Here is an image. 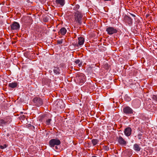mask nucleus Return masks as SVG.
Here are the masks:
<instances>
[{
	"mask_svg": "<svg viewBox=\"0 0 157 157\" xmlns=\"http://www.w3.org/2000/svg\"><path fill=\"white\" fill-rule=\"evenodd\" d=\"M75 81L80 85H82L86 81V77L82 73H79L75 77Z\"/></svg>",
	"mask_w": 157,
	"mask_h": 157,
	"instance_id": "obj_1",
	"label": "nucleus"
},
{
	"mask_svg": "<svg viewBox=\"0 0 157 157\" xmlns=\"http://www.w3.org/2000/svg\"><path fill=\"white\" fill-rule=\"evenodd\" d=\"M83 16L82 11H77L74 13V20L79 25L82 24V20Z\"/></svg>",
	"mask_w": 157,
	"mask_h": 157,
	"instance_id": "obj_2",
	"label": "nucleus"
},
{
	"mask_svg": "<svg viewBox=\"0 0 157 157\" xmlns=\"http://www.w3.org/2000/svg\"><path fill=\"white\" fill-rule=\"evenodd\" d=\"M33 105L38 107L41 106L43 103V100L40 97H35L32 100Z\"/></svg>",
	"mask_w": 157,
	"mask_h": 157,
	"instance_id": "obj_3",
	"label": "nucleus"
},
{
	"mask_svg": "<svg viewBox=\"0 0 157 157\" xmlns=\"http://www.w3.org/2000/svg\"><path fill=\"white\" fill-rule=\"evenodd\" d=\"M32 18L29 16L24 17L21 18L22 23L25 25H30L32 23Z\"/></svg>",
	"mask_w": 157,
	"mask_h": 157,
	"instance_id": "obj_4",
	"label": "nucleus"
},
{
	"mask_svg": "<svg viewBox=\"0 0 157 157\" xmlns=\"http://www.w3.org/2000/svg\"><path fill=\"white\" fill-rule=\"evenodd\" d=\"M61 143L60 140L57 139H52L49 141V145L52 147H54L56 145H59Z\"/></svg>",
	"mask_w": 157,
	"mask_h": 157,
	"instance_id": "obj_5",
	"label": "nucleus"
},
{
	"mask_svg": "<svg viewBox=\"0 0 157 157\" xmlns=\"http://www.w3.org/2000/svg\"><path fill=\"white\" fill-rule=\"evenodd\" d=\"M11 30L12 31H18L19 30L20 28V25L17 22L14 21L10 25Z\"/></svg>",
	"mask_w": 157,
	"mask_h": 157,
	"instance_id": "obj_6",
	"label": "nucleus"
},
{
	"mask_svg": "<svg viewBox=\"0 0 157 157\" xmlns=\"http://www.w3.org/2000/svg\"><path fill=\"white\" fill-rule=\"evenodd\" d=\"M117 139L119 144L121 145L125 146L127 144V141L123 139L121 136H117Z\"/></svg>",
	"mask_w": 157,
	"mask_h": 157,
	"instance_id": "obj_7",
	"label": "nucleus"
},
{
	"mask_svg": "<svg viewBox=\"0 0 157 157\" xmlns=\"http://www.w3.org/2000/svg\"><path fill=\"white\" fill-rule=\"evenodd\" d=\"M106 31L109 35H112L117 33V30L112 27H109L106 28Z\"/></svg>",
	"mask_w": 157,
	"mask_h": 157,
	"instance_id": "obj_8",
	"label": "nucleus"
},
{
	"mask_svg": "<svg viewBox=\"0 0 157 157\" xmlns=\"http://www.w3.org/2000/svg\"><path fill=\"white\" fill-rule=\"evenodd\" d=\"M124 20L126 23L131 26L132 23V19L131 17L125 15L124 17Z\"/></svg>",
	"mask_w": 157,
	"mask_h": 157,
	"instance_id": "obj_9",
	"label": "nucleus"
},
{
	"mask_svg": "<svg viewBox=\"0 0 157 157\" xmlns=\"http://www.w3.org/2000/svg\"><path fill=\"white\" fill-rule=\"evenodd\" d=\"M124 113L126 114H130L133 113V110L129 106H126L123 108Z\"/></svg>",
	"mask_w": 157,
	"mask_h": 157,
	"instance_id": "obj_10",
	"label": "nucleus"
},
{
	"mask_svg": "<svg viewBox=\"0 0 157 157\" xmlns=\"http://www.w3.org/2000/svg\"><path fill=\"white\" fill-rule=\"evenodd\" d=\"M132 129L130 127H127L125 128L124 130V134L127 136H130L132 133Z\"/></svg>",
	"mask_w": 157,
	"mask_h": 157,
	"instance_id": "obj_11",
	"label": "nucleus"
},
{
	"mask_svg": "<svg viewBox=\"0 0 157 157\" xmlns=\"http://www.w3.org/2000/svg\"><path fill=\"white\" fill-rule=\"evenodd\" d=\"M78 44H75V46L79 47L80 45H82L84 42V38L81 36H80L78 38Z\"/></svg>",
	"mask_w": 157,
	"mask_h": 157,
	"instance_id": "obj_12",
	"label": "nucleus"
},
{
	"mask_svg": "<svg viewBox=\"0 0 157 157\" xmlns=\"http://www.w3.org/2000/svg\"><path fill=\"white\" fill-rule=\"evenodd\" d=\"M132 103L134 106L137 108L140 106L141 104V101L139 99H136L133 101Z\"/></svg>",
	"mask_w": 157,
	"mask_h": 157,
	"instance_id": "obj_13",
	"label": "nucleus"
},
{
	"mask_svg": "<svg viewBox=\"0 0 157 157\" xmlns=\"http://www.w3.org/2000/svg\"><path fill=\"white\" fill-rule=\"evenodd\" d=\"M56 2L59 7L63 6L65 4V0H56Z\"/></svg>",
	"mask_w": 157,
	"mask_h": 157,
	"instance_id": "obj_14",
	"label": "nucleus"
},
{
	"mask_svg": "<svg viewBox=\"0 0 157 157\" xmlns=\"http://www.w3.org/2000/svg\"><path fill=\"white\" fill-rule=\"evenodd\" d=\"M133 148L136 152L140 151L141 148L140 146V144H135L133 145Z\"/></svg>",
	"mask_w": 157,
	"mask_h": 157,
	"instance_id": "obj_15",
	"label": "nucleus"
},
{
	"mask_svg": "<svg viewBox=\"0 0 157 157\" xmlns=\"http://www.w3.org/2000/svg\"><path fill=\"white\" fill-rule=\"evenodd\" d=\"M60 69L57 65L56 67H54L53 71L54 73L56 75H59L60 74Z\"/></svg>",
	"mask_w": 157,
	"mask_h": 157,
	"instance_id": "obj_16",
	"label": "nucleus"
},
{
	"mask_svg": "<svg viewBox=\"0 0 157 157\" xmlns=\"http://www.w3.org/2000/svg\"><path fill=\"white\" fill-rule=\"evenodd\" d=\"M17 86V82H15L10 83L8 84V86L12 88H16Z\"/></svg>",
	"mask_w": 157,
	"mask_h": 157,
	"instance_id": "obj_17",
	"label": "nucleus"
},
{
	"mask_svg": "<svg viewBox=\"0 0 157 157\" xmlns=\"http://www.w3.org/2000/svg\"><path fill=\"white\" fill-rule=\"evenodd\" d=\"M67 32V30L64 27L62 28L60 30L59 33H60L61 35H65Z\"/></svg>",
	"mask_w": 157,
	"mask_h": 157,
	"instance_id": "obj_18",
	"label": "nucleus"
},
{
	"mask_svg": "<svg viewBox=\"0 0 157 157\" xmlns=\"http://www.w3.org/2000/svg\"><path fill=\"white\" fill-rule=\"evenodd\" d=\"M46 116L45 114H43L40 116L38 117L39 121L40 122H42L45 121V119L46 118Z\"/></svg>",
	"mask_w": 157,
	"mask_h": 157,
	"instance_id": "obj_19",
	"label": "nucleus"
},
{
	"mask_svg": "<svg viewBox=\"0 0 157 157\" xmlns=\"http://www.w3.org/2000/svg\"><path fill=\"white\" fill-rule=\"evenodd\" d=\"M8 119L9 120V121H7L6 120H6L5 121L3 119H1L0 120V123L1 124H9V123H10L11 122V119L9 118H8Z\"/></svg>",
	"mask_w": 157,
	"mask_h": 157,
	"instance_id": "obj_20",
	"label": "nucleus"
},
{
	"mask_svg": "<svg viewBox=\"0 0 157 157\" xmlns=\"http://www.w3.org/2000/svg\"><path fill=\"white\" fill-rule=\"evenodd\" d=\"M75 63L76 64H78V66L79 67H81L82 64V61L78 59L75 60Z\"/></svg>",
	"mask_w": 157,
	"mask_h": 157,
	"instance_id": "obj_21",
	"label": "nucleus"
},
{
	"mask_svg": "<svg viewBox=\"0 0 157 157\" xmlns=\"http://www.w3.org/2000/svg\"><path fill=\"white\" fill-rule=\"evenodd\" d=\"M98 142V140L97 139H93L91 140V142L93 146H95L97 144Z\"/></svg>",
	"mask_w": 157,
	"mask_h": 157,
	"instance_id": "obj_22",
	"label": "nucleus"
},
{
	"mask_svg": "<svg viewBox=\"0 0 157 157\" xmlns=\"http://www.w3.org/2000/svg\"><path fill=\"white\" fill-rule=\"evenodd\" d=\"M46 124L47 125H49L51 124V122L52 121V119L51 118H46Z\"/></svg>",
	"mask_w": 157,
	"mask_h": 157,
	"instance_id": "obj_23",
	"label": "nucleus"
},
{
	"mask_svg": "<svg viewBox=\"0 0 157 157\" xmlns=\"http://www.w3.org/2000/svg\"><path fill=\"white\" fill-rule=\"evenodd\" d=\"M79 8H80V6H79V5H78V4H76L74 7L73 9V10H75L76 11H81V10H78V9Z\"/></svg>",
	"mask_w": 157,
	"mask_h": 157,
	"instance_id": "obj_24",
	"label": "nucleus"
},
{
	"mask_svg": "<svg viewBox=\"0 0 157 157\" xmlns=\"http://www.w3.org/2000/svg\"><path fill=\"white\" fill-rule=\"evenodd\" d=\"M152 99L156 103H157V95H153Z\"/></svg>",
	"mask_w": 157,
	"mask_h": 157,
	"instance_id": "obj_25",
	"label": "nucleus"
},
{
	"mask_svg": "<svg viewBox=\"0 0 157 157\" xmlns=\"http://www.w3.org/2000/svg\"><path fill=\"white\" fill-rule=\"evenodd\" d=\"M153 110L152 109H151V111L152 112H157V107H155V106H153Z\"/></svg>",
	"mask_w": 157,
	"mask_h": 157,
	"instance_id": "obj_26",
	"label": "nucleus"
},
{
	"mask_svg": "<svg viewBox=\"0 0 157 157\" xmlns=\"http://www.w3.org/2000/svg\"><path fill=\"white\" fill-rule=\"evenodd\" d=\"M103 149L105 151H108L109 150V147L108 146H104L103 147Z\"/></svg>",
	"mask_w": 157,
	"mask_h": 157,
	"instance_id": "obj_27",
	"label": "nucleus"
},
{
	"mask_svg": "<svg viewBox=\"0 0 157 157\" xmlns=\"http://www.w3.org/2000/svg\"><path fill=\"white\" fill-rule=\"evenodd\" d=\"M7 146H8L6 144H4L3 146L0 145V149H3L7 147Z\"/></svg>",
	"mask_w": 157,
	"mask_h": 157,
	"instance_id": "obj_28",
	"label": "nucleus"
},
{
	"mask_svg": "<svg viewBox=\"0 0 157 157\" xmlns=\"http://www.w3.org/2000/svg\"><path fill=\"white\" fill-rule=\"evenodd\" d=\"M142 136V134L141 133H139L137 135V137L139 140L141 139V137Z\"/></svg>",
	"mask_w": 157,
	"mask_h": 157,
	"instance_id": "obj_29",
	"label": "nucleus"
},
{
	"mask_svg": "<svg viewBox=\"0 0 157 157\" xmlns=\"http://www.w3.org/2000/svg\"><path fill=\"white\" fill-rule=\"evenodd\" d=\"M63 39H61L60 40H57V44H61L63 43Z\"/></svg>",
	"mask_w": 157,
	"mask_h": 157,
	"instance_id": "obj_30",
	"label": "nucleus"
},
{
	"mask_svg": "<svg viewBox=\"0 0 157 157\" xmlns=\"http://www.w3.org/2000/svg\"><path fill=\"white\" fill-rule=\"evenodd\" d=\"M124 98L127 101H129L131 100V98L129 97L126 96Z\"/></svg>",
	"mask_w": 157,
	"mask_h": 157,
	"instance_id": "obj_31",
	"label": "nucleus"
},
{
	"mask_svg": "<svg viewBox=\"0 0 157 157\" xmlns=\"http://www.w3.org/2000/svg\"><path fill=\"white\" fill-rule=\"evenodd\" d=\"M25 115H22L20 116L21 119L23 120H25Z\"/></svg>",
	"mask_w": 157,
	"mask_h": 157,
	"instance_id": "obj_32",
	"label": "nucleus"
},
{
	"mask_svg": "<svg viewBox=\"0 0 157 157\" xmlns=\"http://www.w3.org/2000/svg\"><path fill=\"white\" fill-rule=\"evenodd\" d=\"M151 107V105L149 104V105H147V108H148V109H150V107Z\"/></svg>",
	"mask_w": 157,
	"mask_h": 157,
	"instance_id": "obj_33",
	"label": "nucleus"
},
{
	"mask_svg": "<svg viewBox=\"0 0 157 157\" xmlns=\"http://www.w3.org/2000/svg\"><path fill=\"white\" fill-rule=\"evenodd\" d=\"M130 14L132 15V16H133L134 17H136V16L134 15V14H133L132 13H130Z\"/></svg>",
	"mask_w": 157,
	"mask_h": 157,
	"instance_id": "obj_34",
	"label": "nucleus"
},
{
	"mask_svg": "<svg viewBox=\"0 0 157 157\" xmlns=\"http://www.w3.org/2000/svg\"><path fill=\"white\" fill-rule=\"evenodd\" d=\"M64 64L63 63H62L60 64V65L61 66H62V67L64 66Z\"/></svg>",
	"mask_w": 157,
	"mask_h": 157,
	"instance_id": "obj_35",
	"label": "nucleus"
},
{
	"mask_svg": "<svg viewBox=\"0 0 157 157\" xmlns=\"http://www.w3.org/2000/svg\"><path fill=\"white\" fill-rule=\"evenodd\" d=\"M32 126L33 127V128H34V127L33 126H31V124H28V126L29 127H30V126Z\"/></svg>",
	"mask_w": 157,
	"mask_h": 157,
	"instance_id": "obj_36",
	"label": "nucleus"
},
{
	"mask_svg": "<svg viewBox=\"0 0 157 157\" xmlns=\"http://www.w3.org/2000/svg\"><path fill=\"white\" fill-rule=\"evenodd\" d=\"M55 146V149H58V147H57V146L56 145Z\"/></svg>",
	"mask_w": 157,
	"mask_h": 157,
	"instance_id": "obj_37",
	"label": "nucleus"
},
{
	"mask_svg": "<svg viewBox=\"0 0 157 157\" xmlns=\"http://www.w3.org/2000/svg\"><path fill=\"white\" fill-rule=\"evenodd\" d=\"M46 79H43L42 80V81L43 82V81H45Z\"/></svg>",
	"mask_w": 157,
	"mask_h": 157,
	"instance_id": "obj_38",
	"label": "nucleus"
},
{
	"mask_svg": "<svg viewBox=\"0 0 157 157\" xmlns=\"http://www.w3.org/2000/svg\"><path fill=\"white\" fill-rule=\"evenodd\" d=\"M9 136V133L7 134V136Z\"/></svg>",
	"mask_w": 157,
	"mask_h": 157,
	"instance_id": "obj_39",
	"label": "nucleus"
},
{
	"mask_svg": "<svg viewBox=\"0 0 157 157\" xmlns=\"http://www.w3.org/2000/svg\"><path fill=\"white\" fill-rule=\"evenodd\" d=\"M92 157H97L96 156H92Z\"/></svg>",
	"mask_w": 157,
	"mask_h": 157,
	"instance_id": "obj_40",
	"label": "nucleus"
},
{
	"mask_svg": "<svg viewBox=\"0 0 157 157\" xmlns=\"http://www.w3.org/2000/svg\"><path fill=\"white\" fill-rule=\"evenodd\" d=\"M49 81H50V79H48V80Z\"/></svg>",
	"mask_w": 157,
	"mask_h": 157,
	"instance_id": "obj_41",
	"label": "nucleus"
}]
</instances>
